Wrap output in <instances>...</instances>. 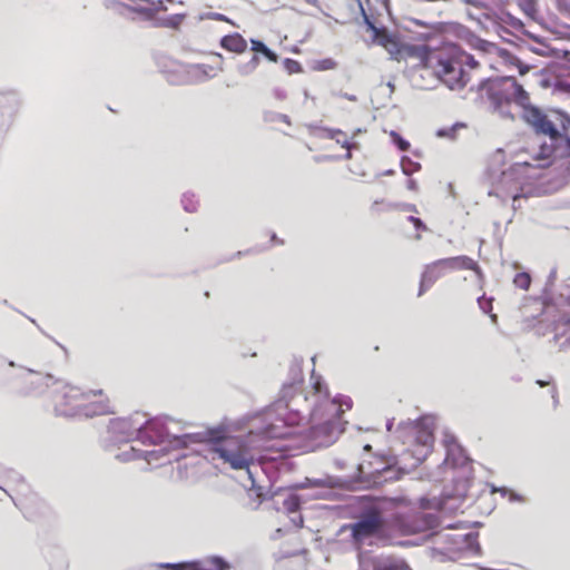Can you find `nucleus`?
Listing matches in <instances>:
<instances>
[{"instance_id": "nucleus-1", "label": "nucleus", "mask_w": 570, "mask_h": 570, "mask_svg": "<svg viewBox=\"0 0 570 570\" xmlns=\"http://www.w3.org/2000/svg\"><path fill=\"white\" fill-rule=\"evenodd\" d=\"M498 86L522 107V118L537 136H542L538 157L541 159H563L570 157V115L561 109L544 111L530 102L529 94L514 77L483 79L479 88Z\"/></svg>"}, {"instance_id": "nucleus-2", "label": "nucleus", "mask_w": 570, "mask_h": 570, "mask_svg": "<svg viewBox=\"0 0 570 570\" xmlns=\"http://www.w3.org/2000/svg\"><path fill=\"white\" fill-rule=\"evenodd\" d=\"M352 405V400L346 394H322L311 413L308 439L314 445L328 446L338 439L347 424L344 414Z\"/></svg>"}, {"instance_id": "nucleus-3", "label": "nucleus", "mask_w": 570, "mask_h": 570, "mask_svg": "<svg viewBox=\"0 0 570 570\" xmlns=\"http://www.w3.org/2000/svg\"><path fill=\"white\" fill-rule=\"evenodd\" d=\"M212 452L234 470H247L255 461V454L248 441L232 436L224 426L208 429L204 433Z\"/></svg>"}, {"instance_id": "nucleus-4", "label": "nucleus", "mask_w": 570, "mask_h": 570, "mask_svg": "<svg viewBox=\"0 0 570 570\" xmlns=\"http://www.w3.org/2000/svg\"><path fill=\"white\" fill-rule=\"evenodd\" d=\"M444 269H472L478 275L481 274V269L476 262L468 256H455L438 259L432 264L426 265L425 269L423 271L417 296H422L426 289L443 275Z\"/></svg>"}, {"instance_id": "nucleus-5", "label": "nucleus", "mask_w": 570, "mask_h": 570, "mask_svg": "<svg viewBox=\"0 0 570 570\" xmlns=\"http://www.w3.org/2000/svg\"><path fill=\"white\" fill-rule=\"evenodd\" d=\"M435 420L433 416L424 415L417 421L409 422L401 428L403 443L420 446L424 450L423 455L431 452L434 444Z\"/></svg>"}, {"instance_id": "nucleus-6", "label": "nucleus", "mask_w": 570, "mask_h": 570, "mask_svg": "<svg viewBox=\"0 0 570 570\" xmlns=\"http://www.w3.org/2000/svg\"><path fill=\"white\" fill-rule=\"evenodd\" d=\"M541 304L557 308L570 307V277L557 284V268H552L542 289Z\"/></svg>"}, {"instance_id": "nucleus-7", "label": "nucleus", "mask_w": 570, "mask_h": 570, "mask_svg": "<svg viewBox=\"0 0 570 570\" xmlns=\"http://www.w3.org/2000/svg\"><path fill=\"white\" fill-rule=\"evenodd\" d=\"M383 530L384 520L381 511L377 508H370L352 525V535L356 541H363L381 534Z\"/></svg>"}, {"instance_id": "nucleus-8", "label": "nucleus", "mask_w": 570, "mask_h": 570, "mask_svg": "<svg viewBox=\"0 0 570 570\" xmlns=\"http://www.w3.org/2000/svg\"><path fill=\"white\" fill-rule=\"evenodd\" d=\"M502 165H504V151L498 149L491 157L487 175L493 186L508 189L518 179V169L514 165L507 169H501Z\"/></svg>"}, {"instance_id": "nucleus-9", "label": "nucleus", "mask_w": 570, "mask_h": 570, "mask_svg": "<svg viewBox=\"0 0 570 570\" xmlns=\"http://www.w3.org/2000/svg\"><path fill=\"white\" fill-rule=\"evenodd\" d=\"M436 73L451 90L462 89L469 80L462 62L452 59H440Z\"/></svg>"}, {"instance_id": "nucleus-10", "label": "nucleus", "mask_w": 570, "mask_h": 570, "mask_svg": "<svg viewBox=\"0 0 570 570\" xmlns=\"http://www.w3.org/2000/svg\"><path fill=\"white\" fill-rule=\"evenodd\" d=\"M146 423V414L136 412L128 417L117 419L111 423V430L117 434L119 441L129 442L138 440L141 442V429Z\"/></svg>"}, {"instance_id": "nucleus-11", "label": "nucleus", "mask_w": 570, "mask_h": 570, "mask_svg": "<svg viewBox=\"0 0 570 570\" xmlns=\"http://www.w3.org/2000/svg\"><path fill=\"white\" fill-rule=\"evenodd\" d=\"M480 90H484L491 106L494 111L499 112L503 118L513 119V115L510 111L511 97L508 92H504L498 86H485V88H480Z\"/></svg>"}, {"instance_id": "nucleus-12", "label": "nucleus", "mask_w": 570, "mask_h": 570, "mask_svg": "<svg viewBox=\"0 0 570 570\" xmlns=\"http://www.w3.org/2000/svg\"><path fill=\"white\" fill-rule=\"evenodd\" d=\"M140 433L144 444H158L168 438L165 423L160 419H148L147 416Z\"/></svg>"}, {"instance_id": "nucleus-13", "label": "nucleus", "mask_w": 570, "mask_h": 570, "mask_svg": "<svg viewBox=\"0 0 570 570\" xmlns=\"http://www.w3.org/2000/svg\"><path fill=\"white\" fill-rule=\"evenodd\" d=\"M163 567L171 570H226L227 568L219 558H212L205 561L165 563Z\"/></svg>"}, {"instance_id": "nucleus-14", "label": "nucleus", "mask_w": 570, "mask_h": 570, "mask_svg": "<svg viewBox=\"0 0 570 570\" xmlns=\"http://www.w3.org/2000/svg\"><path fill=\"white\" fill-rule=\"evenodd\" d=\"M483 17L487 20H490V21L494 22L495 24H498L499 32H503V33H508V35L511 33L507 28L501 27V23H507L518 31H521L524 28V23L520 19L512 16L510 12H502V14L499 16L494 11L489 10L483 13Z\"/></svg>"}, {"instance_id": "nucleus-15", "label": "nucleus", "mask_w": 570, "mask_h": 570, "mask_svg": "<svg viewBox=\"0 0 570 570\" xmlns=\"http://www.w3.org/2000/svg\"><path fill=\"white\" fill-rule=\"evenodd\" d=\"M302 364V357L295 356L293 358L288 371V380L283 383L281 392H288L289 389H296L297 385L303 384Z\"/></svg>"}, {"instance_id": "nucleus-16", "label": "nucleus", "mask_w": 570, "mask_h": 570, "mask_svg": "<svg viewBox=\"0 0 570 570\" xmlns=\"http://www.w3.org/2000/svg\"><path fill=\"white\" fill-rule=\"evenodd\" d=\"M20 107V98L17 91L9 90L0 94V110L2 115L12 117Z\"/></svg>"}, {"instance_id": "nucleus-17", "label": "nucleus", "mask_w": 570, "mask_h": 570, "mask_svg": "<svg viewBox=\"0 0 570 570\" xmlns=\"http://www.w3.org/2000/svg\"><path fill=\"white\" fill-rule=\"evenodd\" d=\"M219 43L225 50L235 53H243L247 49V41L237 32L222 37Z\"/></svg>"}, {"instance_id": "nucleus-18", "label": "nucleus", "mask_w": 570, "mask_h": 570, "mask_svg": "<svg viewBox=\"0 0 570 570\" xmlns=\"http://www.w3.org/2000/svg\"><path fill=\"white\" fill-rule=\"evenodd\" d=\"M553 340L560 350L570 346V320L554 325Z\"/></svg>"}, {"instance_id": "nucleus-19", "label": "nucleus", "mask_w": 570, "mask_h": 570, "mask_svg": "<svg viewBox=\"0 0 570 570\" xmlns=\"http://www.w3.org/2000/svg\"><path fill=\"white\" fill-rule=\"evenodd\" d=\"M250 50L255 52L254 56H263L271 62H277L279 56L272 50L269 47L266 46V43L259 39H250Z\"/></svg>"}, {"instance_id": "nucleus-20", "label": "nucleus", "mask_w": 570, "mask_h": 570, "mask_svg": "<svg viewBox=\"0 0 570 570\" xmlns=\"http://www.w3.org/2000/svg\"><path fill=\"white\" fill-rule=\"evenodd\" d=\"M125 8L132 12H137L140 14H145L148 18H153L159 11H166L167 7L164 4L163 0H155V4H150V7H131L125 4Z\"/></svg>"}, {"instance_id": "nucleus-21", "label": "nucleus", "mask_w": 570, "mask_h": 570, "mask_svg": "<svg viewBox=\"0 0 570 570\" xmlns=\"http://www.w3.org/2000/svg\"><path fill=\"white\" fill-rule=\"evenodd\" d=\"M86 416L105 415L111 412L108 402L102 400L95 401L90 405H86L82 410Z\"/></svg>"}, {"instance_id": "nucleus-22", "label": "nucleus", "mask_w": 570, "mask_h": 570, "mask_svg": "<svg viewBox=\"0 0 570 570\" xmlns=\"http://www.w3.org/2000/svg\"><path fill=\"white\" fill-rule=\"evenodd\" d=\"M469 42L474 49L485 53H491L493 51H497L498 49V46L495 43L484 40L475 35H471Z\"/></svg>"}, {"instance_id": "nucleus-23", "label": "nucleus", "mask_w": 570, "mask_h": 570, "mask_svg": "<svg viewBox=\"0 0 570 570\" xmlns=\"http://www.w3.org/2000/svg\"><path fill=\"white\" fill-rule=\"evenodd\" d=\"M256 434L261 435L265 439H281V438H285V435H286L283 431H281L278 425H275L273 423L266 425L264 429L258 431Z\"/></svg>"}, {"instance_id": "nucleus-24", "label": "nucleus", "mask_w": 570, "mask_h": 570, "mask_svg": "<svg viewBox=\"0 0 570 570\" xmlns=\"http://www.w3.org/2000/svg\"><path fill=\"white\" fill-rule=\"evenodd\" d=\"M537 47L529 46L527 42L521 48H527L533 53H537L542 57H552L554 55V49H552L546 41L537 43Z\"/></svg>"}, {"instance_id": "nucleus-25", "label": "nucleus", "mask_w": 570, "mask_h": 570, "mask_svg": "<svg viewBox=\"0 0 570 570\" xmlns=\"http://www.w3.org/2000/svg\"><path fill=\"white\" fill-rule=\"evenodd\" d=\"M258 65H259V57L253 56L248 62L239 63L237 66V72L244 77L249 76L257 69Z\"/></svg>"}, {"instance_id": "nucleus-26", "label": "nucleus", "mask_w": 570, "mask_h": 570, "mask_svg": "<svg viewBox=\"0 0 570 570\" xmlns=\"http://www.w3.org/2000/svg\"><path fill=\"white\" fill-rule=\"evenodd\" d=\"M401 168L404 175L411 176L412 174L421 169V164L412 160L407 156H403L401 159Z\"/></svg>"}, {"instance_id": "nucleus-27", "label": "nucleus", "mask_w": 570, "mask_h": 570, "mask_svg": "<svg viewBox=\"0 0 570 570\" xmlns=\"http://www.w3.org/2000/svg\"><path fill=\"white\" fill-rule=\"evenodd\" d=\"M442 443L445 446L448 454L454 453L455 451H461V446L452 433L445 432L443 434Z\"/></svg>"}, {"instance_id": "nucleus-28", "label": "nucleus", "mask_w": 570, "mask_h": 570, "mask_svg": "<svg viewBox=\"0 0 570 570\" xmlns=\"http://www.w3.org/2000/svg\"><path fill=\"white\" fill-rule=\"evenodd\" d=\"M492 302H493V298L492 297H485L484 295L483 296H480L478 298V304H479V307L480 309L485 313V314H489L490 315V318L493 323H497L498 321V316L497 314H491V311H492Z\"/></svg>"}, {"instance_id": "nucleus-29", "label": "nucleus", "mask_w": 570, "mask_h": 570, "mask_svg": "<svg viewBox=\"0 0 570 570\" xmlns=\"http://www.w3.org/2000/svg\"><path fill=\"white\" fill-rule=\"evenodd\" d=\"M465 127V124L463 122H455L454 125H452L451 127H446V128H440L438 131H436V136L440 137V138H450V139H454L455 138V135H456V131L459 128H463Z\"/></svg>"}, {"instance_id": "nucleus-30", "label": "nucleus", "mask_w": 570, "mask_h": 570, "mask_svg": "<svg viewBox=\"0 0 570 570\" xmlns=\"http://www.w3.org/2000/svg\"><path fill=\"white\" fill-rule=\"evenodd\" d=\"M311 384L313 387V392H328V387L326 382L323 380L321 375H317L314 370H312L311 374Z\"/></svg>"}, {"instance_id": "nucleus-31", "label": "nucleus", "mask_w": 570, "mask_h": 570, "mask_svg": "<svg viewBox=\"0 0 570 570\" xmlns=\"http://www.w3.org/2000/svg\"><path fill=\"white\" fill-rule=\"evenodd\" d=\"M513 284L521 289H529L531 285V276L527 272L517 273L513 278Z\"/></svg>"}, {"instance_id": "nucleus-32", "label": "nucleus", "mask_w": 570, "mask_h": 570, "mask_svg": "<svg viewBox=\"0 0 570 570\" xmlns=\"http://www.w3.org/2000/svg\"><path fill=\"white\" fill-rule=\"evenodd\" d=\"M181 205L187 213H195L197 210L195 195L193 193H185L181 197Z\"/></svg>"}, {"instance_id": "nucleus-33", "label": "nucleus", "mask_w": 570, "mask_h": 570, "mask_svg": "<svg viewBox=\"0 0 570 570\" xmlns=\"http://www.w3.org/2000/svg\"><path fill=\"white\" fill-rule=\"evenodd\" d=\"M337 67V62L332 58H324L321 60H316L313 65V70L316 71H325V70H332Z\"/></svg>"}, {"instance_id": "nucleus-34", "label": "nucleus", "mask_w": 570, "mask_h": 570, "mask_svg": "<svg viewBox=\"0 0 570 570\" xmlns=\"http://www.w3.org/2000/svg\"><path fill=\"white\" fill-rule=\"evenodd\" d=\"M517 2L528 17H533L537 13V0H517Z\"/></svg>"}, {"instance_id": "nucleus-35", "label": "nucleus", "mask_w": 570, "mask_h": 570, "mask_svg": "<svg viewBox=\"0 0 570 570\" xmlns=\"http://www.w3.org/2000/svg\"><path fill=\"white\" fill-rule=\"evenodd\" d=\"M392 142L400 149L401 151H406L410 148V142L403 138L397 131L392 130L390 132Z\"/></svg>"}, {"instance_id": "nucleus-36", "label": "nucleus", "mask_w": 570, "mask_h": 570, "mask_svg": "<svg viewBox=\"0 0 570 570\" xmlns=\"http://www.w3.org/2000/svg\"><path fill=\"white\" fill-rule=\"evenodd\" d=\"M498 56L503 59L505 63L515 66L517 63H520V58H518L515 55L510 52L508 49L498 47L497 51Z\"/></svg>"}, {"instance_id": "nucleus-37", "label": "nucleus", "mask_w": 570, "mask_h": 570, "mask_svg": "<svg viewBox=\"0 0 570 570\" xmlns=\"http://www.w3.org/2000/svg\"><path fill=\"white\" fill-rule=\"evenodd\" d=\"M264 120L266 122H274V121H283L287 125H291L289 117L285 114H279L275 111H265L264 112Z\"/></svg>"}, {"instance_id": "nucleus-38", "label": "nucleus", "mask_w": 570, "mask_h": 570, "mask_svg": "<svg viewBox=\"0 0 570 570\" xmlns=\"http://www.w3.org/2000/svg\"><path fill=\"white\" fill-rule=\"evenodd\" d=\"M283 66L284 69L288 72V75L299 73L303 71L302 65L297 60L291 58H285L283 60Z\"/></svg>"}, {"instance_id": "nucleus-39", "label": "nucleus", "mask_w": 570, "mask_h": 570, "mask_svg": "<svg viewBox=\"0 0 570 570\" xmlns=\"http://www.w3.org/2000/svg\"><path fill=\"white\" fill-rule=\"evenodd\" d=\"M193 69H194V73L196 76H199L200 79H203V80L213 77V75L210 72L214 70V68L212 66H209V65H205V63H203V65H195L193 67Z\"/></svg>"}, {"instance_id": "nucleus-40", "label": "nucleus", "mask_w": 570, "mask_h": 570, "mask_svg": "<svg viewBox=\"0 0 570 570\" xmlns=\"http://www.w3.org/2000/svg\"><path fill=\"white\" fill-rule=\"evenodd\" d=\"M358 6H360V9H361V13H362V18H363V22L364 24L366 26L367 30L368 31H372L374 35L377 33L379 29L377 27L375 26V22L374 20L372 19V17H370L366 11L364 10L363 6L361 2H358Z\"/></svg>"}, {"instance_id": "nucleus-41", "label": "nucleus", "mask_w": 570, "mask_h": 570, "mask_svg": "<svg viewBox=\"0 0 570 570\" xmlns=\"http://www.w3.org/2000/svg\"><path fill=\"white\" fill-rule=\"evenodd\" d=\"M387 209H400L403 212H413L417 213V208L414 204L409 203H389L386 205Z\"/></svg>"}, {"instance_id": "nucleus-42", "label": "nucleus", "mask_w": 570, "mask_h": 570, "mask_svg": "<svg viewBox=\"0 0 570 570\" xmlns=\"http://www.w3.org/2000/svg\"><path fill=\"white\" fill-rule=\"evenodd\" d=\"M317 129H320L323 132H325V137L327 139H333L335 141L338 138V136H345V132L343 130H341V129H337V128L317 127Z\"/></svg>"}, {"instance_id": "nucleus-43", "label": "nucleus", "mask_w": 570, "mask_h": 570, "mask_svg": "<svg viewBox=\"0 0 570 570\" xmlns=\"http://www.w3.org/2000/svg\"><path fill=\"white\" fill-rule=\"evenodd\" d=\"M38 377H39V380H40L41 382H43V383H39V384L37 385V387H38V389H39V387H42V386H45V387L49 389V387H51L55 383H57V382H58L57 380H55V379H53V376H52L51 374H46V375L38 374Z\"/></svg>"}, {"instance_id": "nucleus-44", "label": "nucleus", "mask_w": 570, "mask_h": 570, "mask_svg": "<svg viewBox=\"0 0 570 570\" xmlns=\"http://www.w3.org/2000/svg\"><path fill=\"white\" fill-rule=\"evenodd\" d=\"M343 139H341L340 137L336 139V144L341 145L342 148L344 149H353V148H358V144L357 142H351L346 135L345 136H342Z\"/></svg>"}, {"instance_id": "nucleus-45", "label": "nucleus", "mask_w": 570, "mask_h": 570, "mask_svg": "<svg viewBox=\"0 0 570 570\" xmlns=\"http://www.w3.org/2000/svg\"><path fill=\"white\" fill-rule=\"evenodd\" d=\"M412 22L415 26L424 27V28H430V29H432L434 31L440 30V23L439 22L430 23V22H425V21L420 20V19H412Z\"/></svg>"}, {"instance_id": "nucleus-46", "label": "nucleus", "mask_w": 570, "mask_h": 570, "mask_svg": "<svg viewBox=\"0 0 570 570\" xmlns=\"http://www.w3.org/2000/svg\"><path fill=\"white\" fill-rule=\"evenodd\" d=\"M407 220H409L410 223H412V224H413V226L415 227V229H417V230H426V229H428V227H426V225L424 224V222H423L421 218H419V217H415V216H409V217H407Z\"/></svg>"}, {"instance_id": "nucleus-47", "label": "nucleus", "mask_w": 570, "mask_h": 570, "mask_svg": "<svg viewBox=\"0 0 570 570\" xmlns=\"http://www.w3.org/2000/svg\"><path fill=\"white\" fill-rule=\"evenodd\" d=\"M461 2L478 9H487L489 11L488 4L481 0H461Z\"/></svg>"}, {"instance_id": "nucleus-48", "label": "nucleus", "mask_w": 570, "mask_h": 570, "mask_svg": "<svg viewBox=\"0 0 570 570\" xmlns=\"http://www.w3.org/2000/svg\"><path fill=\"white\" fill-rule=\"evenodd\" d=\"M521 33L528 37L529 39L533 40L535 43L542 42L544 40V38L528 31L525 28L521 30Z\"/></svg>"}, {"instance_id": "nucleus-49", "label": "nucleus", "mask_w": 570, "mask_h": 570, "mask_svg": "<svg viewBox=\"0 0 570 570\" xmlns=\"http://www.w3.org/2000/svg\"><path fill=\"white\" fill-rule=\"evenodd\" d=\"M500 38H502L505 42L510 43V45H513L515 47H522L523 45H525V40L514 36L515 40H511V39H505L503 37V35H500Z\"/></svg>"}, {"instance_id": "nucleus-50", "label": "nucleus", "mask_w": 570, "mask_h": 570, "mask_svg": "<svg viewBox=\"0 0 570 570\" xmlns=\"http://www.w3.org/2000/svg\"><path fill=\"white\" fill-rule=\"evenodd\" d=\"M273 96L277 99V100H285L287 98V94L284 89L282 88H274L273 89Z\"/></svg>"}, {"instance_id": "nucleus-51", "label": "nucleus", "mask_w": 570, "mask_h": 570, "mask_svg": "<svg viewBox=\"0 0 570 570\" xmlns=\"http://www.w3.org/2000/svg\"><path fill=\"white\" fill-rule=\"evenodd\" d=\"M524 198L525 196L522 194H515L512 196V207L514 210H517L521 206L520 202Z\"/></svg>"}, {"instance_id": "nucleus-52", "label": "nucleus", "mask_w": 570, "mask_h": 570, "mask_svg": "<svg viewBox=\"0 0 570 570\" xmlns=\"http://www.w3.org/2000/svg\"><path fill=\"white\" fill-rule=\"evenodd\" d=\"M131 454L128 455L127 452H124L122 455L128 456V459H140L142 455L141 451H137L134 446L130 448Z\"/></svg>"}, {"instance_id": "nucleus-53", "label": "nucleus", "mask_w": 570, "mask_h": 570, "mask_svg": "<svg viewBox=\"0 0 570 570\" xmlns=\"http://www.w3.org/2000/svg\"><path fill=\"white\" fill-rule=\"evenodd\" d=\"M464 62L471 68H476L479 66L478 61L471 55H465Z\"/></svg>"}, {"instance_id": "nucleus-54", "label": "nucleus", "mask_w": 570, "mask_h": 570, "mask_svg": "<svg viewBox=\"0 0 570 570\" xmlns=\"http://www.w3.org/2000/svg\"><path fill=\"white\" fill-rule=\"evenodd\" d=\"M515 67L518 68L519 73H520L521 76H524V75H525V73H528V72H529V70H530V67H529V66H527L525 63H523L521 60H520V63H517V65H515Z\"/></svg>"}, {"instance_id": "nucleus-55", "label": "nucleus", "mask_w": 570, "mask_h": 570, "mask_svg": "<svg viewBox=\"0 0 570 570\" xmlns=\"http://www.w3.org/2000/svg\"><path fill=\"white\" fill-rule=\"evenodd\" d=\"M421 529L415 525H407L405 529L402 530L403 534H414L417 533Z\"/></svg>"}, {"instance_id": "nucleus-56", "label": "nucleus", "mask_w": 570, "mask_h": 570, "mask_svg": "<svg viewBox=\"0 0 570 570\" xmlns=\"http://www.w3.org/2000/svg\"><path fill=\"white\" fill-rule=\"evenodd\" d=\"M181 19H183V17L177 14L174 17V21H171L167 26H169L171 28H176L180 23Z\"/></svg>"}, {"instance_id": "nucleus-57", "label": "nucleus", "mask_w": 570, "mask_h": 570, "mask_svg": "<svg viewBox=\"0 0 570 570\" xmlns=\"http://www.w3.org/2000/svg\"><path fill=\"white\" fill-rule=\"evenodd\" d=\"M406 186L410 190L417 189V183L414 179H409Z\"/></svg>"}, {"instance_id": "nucleus-58", "label": "nucleus", "mask_w": 570, "mask_h": 570, "mask_svg": "<svg viewBox=\"0 0 570 570\" xmlns=\"http://www.w3.org/2000/svg\"><path fill=\"white\" fill-rule=\"evenodd\" d=\"M213 18L218 21H227V17L222 13H212Z\"/></svg>"}, {"instance_id": "nucleus-59", "label": "nucleus", "mask_w": 570, "mask_h": 570, "mask_svg": "<svg viewBox=\"0 0 570 570\" xmlns=\"http://www.w3.org/2000/svg\"><path fill=\"white\" fill-rule=\"evenodd\" d=\"M271 240L277 244H283L284 242L277 237L275 233H272Z\"/></svg>"}, {"instance_id": "nucleus-60", "label": "nucleus", "mask_w": 570, "mask_h": 570, "mask_svg": "<svg viewBox=\"0 0 570 570\" xmlns=\"http://www.w3.org/2000/svg\"><path fill=\"white\" fill-rule=\"evenodd\" d=\"M343 97L346 98L350 101H356L357 100L356 96L350 95L347 92L343 94Z\"/></svg>"}, {"instance_id": "nucleus-61", "label": "nucleus", "mask_w": 570, "mask_h": 570, "mask_svg": "<svg viewBox=\"0 0 570 570\" xmlns=\"http://www.w3.org/2000/svg\"><path fill=\"white\" fill-rule=\"evenodd\" d=\"M394 174V170L393 169H387L385 170L384 173L382 174H377L376 177H380V176H391Z\"/></svg>"}, {"instance_id": "nucleus-62", "label": "nucleus", "mask_w": 570, "mask_h": 570, "mask_svg": "<svg viewBox=\"0 0 570 570\" xmlns=\"http://www.w3.org/2000/svg\"><path fill=\"white\" fill-rule=\"evenodd\" d=\"M537 384L540 386V387H546L547 385H549V382L548 381H537Z\"/></svg>"}, {"instance_id": "nucleus-63", "label": "nucleus", "mask_w": 570, "mask_h": 570, "mask_svg": "<svg viewBox=\"0 0 570 570\" xmlns=\"http://www.w3.org/2000/svg\"><path fill=\"white\" fill-rule=\"evenodd\" d=\"M344 158H345L346 160L352 159V149H346V154L344 155Z\"/></svg>"}, {"instance_id": "nucleus-64", "label": "nucleus", "mask_w": 570, "mask_h": 570, "mask_svg": "<svg viewBox=\"0 0 570 570\" xmlns=\"http://www.w3.org/2000/svg\"><path fill=\"white\" fill-rule=\"evenodd\" d=\"M386 86L390 88V92H391V94H392V92H394V90H395V86H394V83H393V82L389 81V82L386 83Z\"/></svg>"}]
</instances>
